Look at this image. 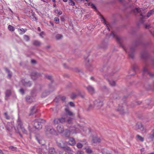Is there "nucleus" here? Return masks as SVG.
<instances>
[{
    "label": "nucleus",
    "mask_w": 154,
    "mask_h": 154,
    "mask_svg": "<svg viewBox=\"0 0 154 154\" xmlns=\"http://www.w3.org/2000/svg\"><path fill=\"white\" fill-rule=\"evenodd\" d=\"M17 123L18 125V127L17 128V129L16 128H14V129L15 131L18 133H20L19 130H21L24 133H26V131L25 129L22 126V123L21 120L19 119H18L17 121ZM20 136H21V134H20Z\"/></svg>",
    "instance_id": "f257e3e1"
},
{
    "label": "nucleus",
    "mask_w": 154,
    "mask_h": 154,
    "mask_svg": "<svg viewBox=\"0 0 154 154\" xmlns=\"http://www.w3.org/2000/svg\"><path fill=\"white\" fill-rule=\"evenodd\" d=\"M43 120L40 119L35 120L33 122V125L35 128L37 129H40L42 128V126L41 123Z\"/></svg>",
    "instance_id": "f03ea898"
},
{
    "label": "nucleus",
    "mask_w": 154,
    "mask_h": 154,
    "mask_svg": "<svg viewBox=\"0 0 154 154\" xmlns=\"http://www.w3.org/2000/svg\"><path fill=\"white\" fill-rule=\"evenodd\" d=\"M102 106V103L99 100L95 101L94 102L93 105L91 104L89 106L88 110L93 108L94 106H96L97 107H100Z\"/></svg>",
    "instance_id": "7ed1b4c3"
},
{
    "label": "nucleus",
    "mask_w": 154,
    "mask_h": 154,
    "mask_svg": "<svg viewBox=\"0 0 154 154\" xmlns=\"http://www.w3.org/2000/svg\"><path fill=\"white\" fill-rule=\"evenodd\" d=\"M117 110L121 114H123L127 110V107L125 105L123 106H119L117 109Z\"/></svg>",
    "instance_id": "20e7f679"
},
{
    "label": "nucleus",
    "mask_w": 154,
    "mask_h": 154,
    "mask_svg": "<svg viewBox=\"0 0 154 154\" xmlns=\"http://www.w3.org/2000/svg\"><path fill=\"white\" fill-rule=\"evenodd\" d=\"M59 146L62 148L64 150L66 153V154H73V152L71 150L70 148L68 146H61L60 143L58 144Z\"/></svg>",
    "instance_id": "39448f33"
},
{
    "label": "nucleus",
    "mask_w": 154,
    "mask_h": 154,
    "mask_svg": "<svg viewBox=\"0 0 154 154\" xmlns=\"http://www.w3.org/2000/svg\"><path fill=\"white\" fill-rule=\"evenodd\" d=\"M66 120L65 118L62 117L60 119H56L54 120V123L55 124H57L59 122L63 123L65 122Z\"/></svg>",
    "instance_id": "423d86ee"
},
{
    "label": "nucleus",
    "mask_w": 154,
    "mask_h": 154,
    "mask_svg": "<svg viewBox=\"0 0 154 154\" xmlns=\"http://www.w3.org/2000/svg\"><path fill=\"white\" fill-rule=\"evenodd\" d=\"M139 129L141 131L142 133H144L146 132V129L141 124H140L139 125H137Z\"/></svg>",
    "instance_id": "0eeeda50"
},
{
    "label": "nucleus",
    "mask_w": 154,
    "mask_h": 154,
    "mask_svg": "<svg viewBox=\"0 0 154 154\" xmlns=\"http://www.w3.org/2000/svg\"><path fill=\"white\" fill-rule=\"evenodd\" d=\"M87 91L91 94H93L94 93L95 91L94 88L91 86L89 85L86 87Z\"/></svg>",
    "instance_id": "6e6552de"
},
{
    "label": "nucleus",
    "mask_w": 154,
    "mask_h": 154,
    "mask_svg": "<svg viewBox=\"0 0 154 154\" xmlns=\"http://www.w3.org/2000/svg\"><path fill=\"white\" fill-rule=\"evenodd\" d=\"M13 122L9 123L6 126V128L9 131H11L13 128Z\"/></svg>",
    "instance_id": "1a4fd4ad"
},
{
    "label": "nucleus",
    "mask_w": 154,
    "mask_h": 154,
    "mask_svg": "<svg viewBox=\"0 0 154 154\" xmlns=\"http://www.w3.org/2000/svg\"><path fill=\"white\" fill-rule=\"evenodd\" d=\"M39 74L35 72H33L31 74L32 79L33 80H35L38 77Z\"/></svg>",
    "instance_id": "9d476101"
},
{
    "label": "nucleus",
    "mask_w": 154,
    "mask_h": 154,
    "mask_svg": "<svg viewBox=\"0 0 154 154\" xmlns=\"http://www.w3.org/2000/svg\"><path fill=\"white\" fill-rule=\"evenodd\" d=\"M57 131L60 133H62L63 131V126L60 125H59L57 126Z\"/></svg>",
    "instance_id": "9b49d317"
},
{
    "label": "nucleus",
    "mask_w": 154,
    "mask_h": 154,
    "mask_svg": "<svg viewBox=\"0 0 154 154\" xmlns=\"http://www.w3.org/2000/svg\"><path fill=\"white\" fill-rule=\"evenodd\" d=\"M26 100L28 103H31L33 101L34 99L32 97L27 96L26 97Z\"/></svg>",
    "instance_id": "f8f14e48"
},
{
    "label": "nucleus",
    "mask_w": 154,
    "mask_h": 154,
    "mask_svg": "<svg viewBox=\"0 0 154 154\" xmlns=\"http://www.w3.org/2000/svg\"><path fill=\"white\" fill-rule=\"evenodd\" d=\"M85 5L86 6H89L93 9H96V8L94 4L90 2L85 3Z\"/></svg>",
    "instance_id": "ddd939ff"
},
{
    "label": "nucleus",
    "mask_w": 154,
    "mask_h": 154,
    "mask_svg": "<svg viewBox=\"0 0 154 154\" xmlns=\"http://www.w3.org/2000/svg\"><path fill=\"white\" fill-rule=\"evenodd\" d=\"M69 144L71 145H74L75 143V141L73 138H71L69 139Z\"/></svg>",
    "instance_id": "4468645a"
},
{
    "label": "nucleus",
    "mask_w": 154,
    "mask_h": 154,
    "mask_svg": "<svg viewBox=\"0 0 154 154\" xmlns=\"http://www.w3.org/2000/svg\"><path fill=\"white\" fill-rule=\"evenodd\" d=\"M22 82L23 84L26 86L29 87L31 85V83L29 82H25L24 80H22Z\"/></svg>",
    "instance_id": "2eb2a0df"
},
{
    "label": "nucleus",
    "mask_w": 154,
    "mask_h": 154,
    "mask_svg": "<svg viewBox=\"0 0 154 154\" xmlns=\"http://www.w3.org/2000/svg\"><path fill=\"white\" fill-rule=\"evenodd\" d=\"M26 29H24L23 28L19 29L18 31L21 34H22L24 33L26 31Z\"/></svg>",
    "instance_id": "dca6fc26"
},
{
    "label": "nucleus",
    "mask_w": 154,
    "mask_h": 154,
    "mask_svg": "<svg viewBox=\"0 0 154 154\" xmlns=\"http://www.w3.org/2000/svg\"><path fill=\"white\" fill-rule=\"evenodd\" d=\"M94 143L100 142L101 139L97 137H95L93 139Z\"/></svg>",
    "instance_id": "f3484780"
},
{
    "label": "nucleus",
    "mask_w": 154,
    "mask_h": 154,
    "mask_svg": "<svg viewBox=\"0 0 154 154\" xmlns=\"http://www.w3.org/2000/svg\"><path fill=\"white\" fill-rule=\"evenodd\" d=\"M136 137L137 139V140L140 141L141 142H143L144 141V139L143 137H141L139 135H137L136 136Z\"/></svg>",
    "instance_id": "a211bd4d"
},
{
    "label": "nucleus",
    "mask_w": 154,
    "mask_h": 154,
    "mask_svg": "<svg viewBox=\"0 0 154 154\" xmlns=\"http://www.w3.org/2000/svg\"><path fill=\"white\" fill-rule=\"evenodd\" d=\"M37 110V109L35 106L33 107L31 110V114H32L35 113L36 112Z\"/></svg>",
    "instance_id": "6ab92c4d"
},
{
    "label": "nucleus",
    "mask_w": 154,
    "mask_h": 154,
    "mask_svg": "<svg viewBox=\"0 0 154 154\" xmlns=\"http://www.w3.org/2000/svg\"><path fill=\"white\" fill-rule=\"evenodd\" d=\"M49 152L50 154H55V153L54 149L52 148L49 149Z\"/></svg>",
    "instance_id": "aec40b11"
},
{
    "label": "nucleus",
    "mask_w": 154,
    "mask_h": 154,
    "mask_svg": "<svg viewBox=\"0 0 154 154\" xmlns=\"http://www.w3.org/2000/svg\"><path fill=\"white\" fill-rule=\"evenodd\" d=\"M65 111L66 113L68 115H69L70 116H72L73 115L72 113V112L70 111L68 108L65 109Z\"/></svg>",
    "instance_id": "412c9836"
},
{
    "label": "nucleus",
    "mask_w": 154,
    "mask_h": 154,
    "mask_svg": "<svg viewBox=\"0 0 154 154\" xmlns=\"http://www.w3.org/2000/svg\"><path fill=\"white\" fill-rule=\"evenodd\" d=\"M102 21H103V23H104V24L105 25H106V28H107V29L108 30H109V24H107L106 23L104 20V19L103 18V17H102Z\"/></svg>",
    "instance_id": "4be33fe9"
},
{
    "label": "nucleus",
    "mask_w": 154,
    "mask_h": 154,
    "mask_svg": "<svg viewBox=\"0 0 154 154\" xmlns=\"http://www.w3.org/2000/svg\"><path fill=\"white\" fill-rule=\"evenodd\" d=\"M6 72L8 73V78H10L11 76V72L9 70L7 69H5Z\"/></svg>",
    "instance_id": "5701e85b"
},
{
    "label": "nucleus",
    "mask_w": 154,
    "mask_h": 154,
    "mask_svg": "<svg viewBox=\"0 0 154 154\" xmlns=\"http://www.w3.org/2000/svg\"><path fill=\"white\" fill-rule=\"evenodd\" d=\"M154 12V9H152L149 11L147 15L148 17H150L152 14Z\"/></svg>",
    "instance_id": "b1692460"
},
{
    "label": "nucleus",
    "mask_w": 154,
    "mask_h": 154,
    "mask_svg": "<svg viewBox=\"0 0 154 154\" xmlns=\"http://www.w3.org/2000/svg\"><path fill=\"white\" fill-rule=\"evenodd\" d=\"M63 37V36L61 34H57L56 36V38L57 40H59L61 39Z\"/></svg>",
    "instance_id": "393cba45"
},
{
    "label": "nucleus",
    "mask_w": 154,
    "mask_h": 154,
    "mask_svg": "<svg viewBox=\"0 0 154 154\" xmlns=\"http://www.w3.org/2000/svg\"><path fill=\"white\" fill-rule=\"evenodd\" d=\"M8 28L10 31L12 32L14 31V27L11 25L8 26Z\"/></svg>",
    "instance_id": "a878e982"
},
{
    "label": "nucleus",
    "mask_w": 154,
    "mask_h": 154,
    "mask_svg": "<svg viewBox=\"0 0 154 154\" xmlns=\"http://www.w3.org/2000/svg\"><path fill=\"white\" fill-rule=\"evenodd\" d=\"M33 44L36 46H38L41 45V43L38 41H35L33 42Z\"/></svg>",
    "instance_id": "bb28decb"
},
{
    "label": "nucleus",
    "mask_w": 154,
    "mask_h": 154,
    "mask_svg": "<svg viewBox=\"0 0 154 154\" xmlns=\"http://www.w3.org/2000/svg\"><path fill=\"white\" fill-rule=\"evenodd\" d=\"M141 10V9L136 8L134 10V11L135 12H140Z\"/></svg>",
    "instance_id": "cd10ccee"
},
{
    "label": "nucleus",
    "mask_w": 154,
    "mask_h": 154,
    "mask_svg": "<svg viewBox=\"0 0 154 154\" xmlns=\"http://www.w3.org/2000/svg\"><path fill=\"white\" fill-rule=\"evenodd\" d=\"M109 84L111 85L112 86H114L116 84L115 82L114 81H112V80L109 81Z\"/></svg>",
    "instance_id": "c85d7f7f"
},
{
    "label": "nucleus",
    "mask_w": 154,
    "mask_h": 154,
    "mask_svg": "<svg viewBox=\"0 0 154 154\" xmlns=\"http://www.w3.org/2000/svg\"><path fill=\"white\" fill-rule=\"evenodd\" d=\"M68 0V3L69 5H70L73 6L75 5V2L72 1V0Z\"/></svg>",
    "instance_id": "c756f323"
},
{
    "label": "nucleus",
    "mask_w": 154,
    "mask_h": 154,
    "mask_svg": "<svg viewBox=\"0 0 154 154\" xmlns=\"http://www.w3.org/2000/svg\"><path fill=\"white\" fill-rule=\"evenodd\" d=\"M24 38L25 40L26 41H28L29 40V36L26 35H24Z\"/></svg>",
    "instance_id": "7c9ffc66"
},
{
    "label": "nucleus",
    "mask_w": 154,
    "mask_h": 154,
    "mask_svg": "<svg viewBox=\"0 0 154 154\" xmlns=\"http://www.w3.org/2000/svg\"><path fill=\"white\" fill-rule=\"evenodd\" d=\"M54 20L55 23L57 24L59 23V19L58 17H56L54 19Z\"/></svg>",
    "instance_id": "2f4dec72"
},
{
    "label": "nucleus",
    "mask_w": 154,
    "mask_h": 154,
    "mask_svg": "<svg viewBox=\"0 0 154 154\" xmlns=\"http://www.w3.org/2000/svg\"><path fill=\"white\" fill-rule=\"evenodd\" d=\"M77 147L78 148H82V143H78L77 144Z\"/></svg>",
    "instance_id": "473e14b6"
},
{
    "label": "nucleus",
    "mask_w": 154,
    "mask_h": 154,
    "mask_svg": "<svg viewBox=\"0 0 154 154\" xmlns=\"http://www.w3.org/2000/svg\"><path fill=\"white\" fill-rule=\"evenodd\" d=\"M11 92L10 90H7L6 92V95L7 96H9L11 94Z\"/></svg>",
    "instance_id": "72a5a7b5"
},
{
    "label": "nucleus",
    "mask_w": 154,
    "mask_h": 154,
    "mask_svg": "<svg viewBox=\"0 0 154 154\" xmlns=\"http://www.w3.org/2000/svg\"><path fill=\"white\" fill-rule=\"evenodd\" d=\"M149 137L151 138H152L154 137V129L152 131V133L150 135Z\"/></svg>",
    "instance_id": "f704fd0d"
},
{
    "label": "nucleus",
    "mask_w": 154,
    "mask_h": 154,
    "mask_svg": "<svg viewBox=\"0 0 154 154\" xmlns=\"http://www.w3.org/2000/svg\"><path fill=\"white\" fill-rule=\"evenodd\" d=\"M39 36L42 38H43L44 35V33L43 32H41L39 35Z\"/></svg>",
    "instance_id": "c9c22d12"
},
{
    "label": "nucleus",
    "mask_w": 154,
    "mask_h": 154,
    "mask_svg": "<svg viewBox=\"0 0 154 154\" xmlns=\"http://www.w3.org/2000/svg\"><path fill=\"white\" fill-rule=\"evenodd\" d=\"M84 152L82 151H77L76 154H84Z\"/></svg>",
    "instance_id": "e433bc0d"
},
{
    "label": "nucleus",
    "mask_w": 154,
    "mask_h": 154,
    "mask_svg": "<svg viewBox=\"0 0 154 154\" xmlns=\"http://www.w3.org/2000/svg\"><path fill=\"white\" fill-rule=\"evenodd\" d=\"M48 131V132H49V133H50L51 134H54V132H55V131H54V130L52 129H51L50 130V131Z\"/></svg>",
    "instance_id": "4c0bfd02"
},
{
    "label": "nucleus",
    "mask_w": 154,
    "mask_h": 154,
    "mask_svg": "<svg viewBox=\"0 0 154 154\" xmlns=\"http://www.w3.org/2000/svg\"><path fill=\"white\" fill-rule=\"evenodd\" d=\"M76 95L75 93H72L71 95V97L72 99L75 98L76 97Z\"/></svg>",
    "instance_id": "58836bf2"
},
{
    "label": "nucleus",
    "mask_w": 154,
    "mask_h": 154,
    "mask_svg": "<svg viewBox=\"0 0 154 154\" xmlns=\"http://www.w3.org/2000/svg\"><path fill=\"white\" fill-rule=\"evenodd\" d=\"M86 152L88 153H90L92 152L91 149H88L86 150Z\"/></svg>",
    "instance_id": "ea45409f"
},
{
    "label": "nucleus",
    "mask_w": 154,
    "mask_h": 154,
    "mask_svg": "<svg viewBox=\"0 0 154 154\" xmlns=\"http://www.w3.org/2000/svg\"><path fill=\"white\" fill-rule=\"evenodd\" d=\"M4 115L6 119H9V117L7 113L5 112L4 113Z\"/></svg>",
    "instance_id": "a19ab883"
},
{
    "label": "nucleus",
    "mask_w": 154,
    "mask_h": 154,
    "mask_svg": "<svg viewBox=\"0 0 154 154\" xmlns=\"http://www.w3.org/2000/svg\"><path fill=\"white\" fill-rule=\"evenodd\" d=\"M58 12V15H61L62 14V12L61 11H58V10H56V11H55V12Z\"/></svg>",
    "instance_id": "79ce46f5"
},
{
    "label": "nucleus",
    "mask_w": 154,
    "mask_h": 154,
    "mask_svg": "<svg viewBox=\"0 0 154 154\" xmlns=\"http://www.w3.org/2000/svg\"><path fill=\"white\" fill-rule=\"evenodd\" d=\"M19 91L20 93H21V94H24V90L23 89L21 88L19 90Z\"/></svg>",
    "instance_id": "37998d69"
},
{
    "label": "nucleus",
    "mask_w": 154,
    "mask_h": 154,
    "mask_svg": "<svg viewBox=\"0 0 154 154\" xmlns=\"http://www.w3.org/2000/svg\"><path fill=\"white\" fill-rule=\"evenodd\" d=\"M72 122V119H71V118L67 120V122L69 123H71Z\"/></svg>",
    "instance_id": "c03bdc74"
},
{
    "label": "nucleus",
    "mask_w": 154,
    "mask_h": 154,
    "mask_svg": "<svg viewBox=\"0 0 154 154\" xmlns=\"http://www.w3.org/2000/svg\"><path fill=\"white\" fill-rule=\"evenodd\" d=\"M46 78L48 79H51L52 78V77L50 75H47L46 76Z\"/></svg>",
    "instance_id": "a18cd8bd"
},
{
    "label": "nucleus",
    "mask_w": 154,
    "mask_h": 154,
    "mask_svg": "<svg viewBox=\"0 0 154 154\" xmlns=\"http://www.w3.org/2000/svg\"><path fill=\"white\" fill-rule=\"evenodd\" d=\"M10 149H12V150H14L15 149V148L13 146H11L9 147Z\"/></svg>",
    "instance_id": "49530a36"
},
{
    "label": "nucleus",
    "mask_w": 154,
    "mask_h": 154,
    "mask_svg": "<svg viewBox=\"0 0 154 154\" xmlns=\"http://www.w3.org/2000/svg\"><path fill=\"white\" fill-rule=\"evenodd\" d=\"M69 104L71 106H74V103L72 102H70L69 103Z\"/></svg>",
    "instance_id": "de8ad7c7"
},
{
    "label": "nucleus",
    "mask_w": 154,
    "mask_h": 154,
    "mask_svg": "<svg viewBox=\"0 0 154 154\" xmlns=\"http://www.w3.org/2000/svg\"><path fill=\"white\" fill-rule=\"evenodd\" d=\"M149 25L148 24L147 25L146 24H145V27L146 28H148L149 27Z\"/></svg>",
    "instance_id": "09e8293b"
},
{
    "label": "nucleus",
    "mask_w": 154,
    "mask_h": 154,
    "mask_svg": "<svg viewBox=\"0 0 154 154\" xmlns=\"http://www.w3.org/2000/svg\"><path fill=\"white\" fill-rule=\"evenodd\" d=\"M31 63H35V61L34 60H31Z\"/></svg>",
    "instance_id": "8fccbe9b"
},
{
    "label": "nucleus",
    "mask_w": 154,
    "mask_h": 154,
    "mask_svg": "<svg viewBox=\"0 0 154 154\" xmlns=\"http://www.w3.org/2000/svg\"><path fill=\"white\" fill-rule=\"evenodd\" d=\"M34 18L33 19V21H36L37 20V18L36 17H34Z\"/></svg>",
    "instance_id": "3c124183"
},
{
    "label": "nucleus",
    "mask_w": 154,
    "mask_h": 154,
    "mask_svg": "<svg viewBox=\"0 0 154 154\" xmlns=\"http://www.w3.org/2000/svg\"><path fill=\"white\" fill-rule=\"evenodd\" d=\"M66 99V98L64 97H61V99L62 100H64Z\"/></svg>",
    "instance_id": "603ef678"
},
{
    "label": "nucleus",
    "mask_w": 154,
    "mask_h": 154,
    "mask_svg": "<svg viewBox=\"0 0 154 154\" xmlns=\"http://www.w3.org/2000/svg\"><path fill=\"white\" fill-rule=\"evenodd\" d=\"M128 54H129V56H131V57H133V56H132V55L131 54H130V52H128Z\"/></svg>",
    "instance_id": "864d4df0"
},
{
    "label": "nucleus",
    "mask_w": 154,
    "mask_h": 154,
    "mask_svg": "<svg viewBox=\"0 0 154 154\" xmlns=\"http://www.w3.org/2000/svg\"><path fill=\"white\" fill-rule=\"evenodd\" d=\"M38 30L39 31H41V29L40 28V27H38Z\"/></svg>",
    "instance_id": "5fc2aeb1"
},
{
    "label": "nucleus",
    "mask_w": 154,
    "mask_h": 154,
    "mask_svg": "<svg viewBox=\"0 0 154 154\" xmlns=\"http://www.w3.org/2000/svg\"><path fill=\"white\" fill-rule=\"evenodd\" d=\"M112 35H114V36H116V35H115L114 33L113 32H112Z\"/></svg>",
    "instance_id": "6e6d98bb"
},
{
    "label": "nucleus",
    "mask_w": 154,
    "mask_h": 154,
    "mask_svg": "<svg viewBox=\"0 0 154 154\" xmlns=\"http://www.w3.org/2000/svg\"><path fill=\"white\" fill-rule=\"evenodd\" d=\"M0 154H2V152L1 150L0 149Z\"/></svg>",
    "instance_id": "4d7b16f0"
},
{
    "label": "nucleus",
    "mask_w": 154,
    "mask_h": 154,
    "mask_svg": "<svg viewBox=\"0 0 154 154\" xmlns=\"http://www.w3.org/2000/svg\"><path fill=\"white\" fill-rule=\"evenodd\" d=\"M63 1L64 2H66L67 1V0H63Z\"/></svg>",
    "instance_id": "13d9d810"
},
{
    "label": "nucleus",
    "mask_w": 154,
    "mask_h": 154,
    "mask_svg": "<svg viewBox=\"0 0 154 154\" xmlns=\"http://www.w3.org/2000/svg\"><path fill=\"white\" fill-rule=\"evenodd\" d=\"M53 2L55 3L56 2V0H52Z\"/></svg>",
    "instance_id": "bf43d9fd"
},
{
    "label": "nucleus",
    "mask_w": 154,
    "mask_h": 154,
    "mask_svg": "<svg viewBox=\"0 0 154 154\" xmlns=\"http://www.w3.org/2000/svg\"><path fill=\"white\" fill-rule=\"evenodd\" d=\"M53 6L55 7L56 6V4H54L53 5Z\"/></svg>",
    "instance_id": "052dcab7"
},
{
    "label": "nucleus",
    "mask_w": 154,
    "mask_h": 154,
    "mask_svg": "<svg viewBox=\"0 0 154 154\" xmlns=\"http://www.w3.org/2000/svg\"><path fill=\"white\" fill-rule=\"evenodd\" d=\"M103 154H110V153H106L105 152H104V153H103Z\"/></svg>",
    "instance_id": "680f3d73"
},
{
    "label": "nucleus",
    "mask_w": 154,
    "mask_h": 154,
    "mask_svg": "<svg viewBox=\"0 0 154 154\" xmlns=\"http://www.w3.org/2000/svg\"><path fill=\"white\" fill-rule=\"evenodd\" d=\"M76 2H79V1H80V0H75Z\"/></svg>",
    "instance_id": "e2e57ef3"
},
{
    "label": "nucleus",
    "mask_w": 154,
    "mask_h": 154,
    "mask_svg": "<svg viewBox=\"0 0 154 154\" xmlns=\"http://www.w3.org/2000/svg\"><path fill=\"white\" fill-rule=\"evenodd\" d=\"M149 154H154V152L151 153H149Z\"/></svg>",
    "instance_id": "0e129e2a"
},
{
    "label": "nucleus",
    "mask_w": 154,
    "mask_h": 154,
    "mask_svg": "<svg viewBox=\"0 0 154 154\" xmlns=\"http://www.w3.org/2000/svg\"><path fill=\"white\" fill-rule=\"evenodd\" d=\"M125 51H126V52H128V51L127 50H126L125 49Z\"/></svg>",
    "instance_id": "69168bd1"
},
{
    "label": "nucleus",
    "mask_w": 154,
    "mask_h": 154,
    "mask_svg": "<svg viewBox=\"0 0 154 154\" xmlns=\"http://www.w3.org/2000/svg\"><path fill=\"white\" fill-rule=\"evenodd\" d=\"M10 11H11V12L12 13H13V11H12V10H11V9H10Z\"/></svg>",
    "instance_id": "338daca9"
},
{
    "label": "nucleus",
    "mask_w": 154,
    "mask_h": 154,
    "mask_svg": "<svg viewBox=\"0 0 154 154\" xmlns=\"http://www.w3.org/2000/svg\"><path fill=\"white\" fill-rule=\"evenodd\" d=\"M42 1H43V2H45V0H41Z\"/></svg>",
    "instance_id": "774afa93"
}]
</instances>
